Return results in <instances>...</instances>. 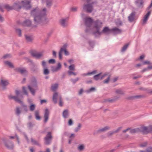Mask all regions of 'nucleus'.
Wrapping results in <instances>:
<instances>
[{
	"mask_svg": "<svg viewBox=\"0 0 152 152\" xmlns=\"http://www.w3.org/2000/svg\"><path fill=\"white\" fill-rule=\"evenodd\" d=\"M119 98V97L116 96H115L112 99L109 98V102L110 103H112L115 102Z\"/></svg>",
	"mask_w": 152,
	"mask_h": 152,
	"instance_id": "31",
	"label": "nucleus"
},
{
	"mask_svg": "<svg viewBox=\"0 0 152 152\" xmlns=\"http://www.w3.org/2000/svg\"><path fill=\"white\" fill-rule=\"evenodd\" d=\"M95 90V88L94 87H92L91 88H90L88 91V92H91L93 91H94Z\"/></svg>",
	"mask_w": 152,
	"mask_h": 152,
	"instance_id": "63",
	"label": "nucleus"
},
{
	"mask_svg": "<svg viewBox=\"0 0 152 152\" xmlns=\"http://www.w3.org/2000/svg\"><path fill=\"white\" fill-rule=\"evenodd\" d=\"M48 63L49 64H54L56 63V61L55 59H51L49 60Z\"/></svg>",
	"mask_w": 152,
	"mask_h": 152,
	"instance_id": "54",
	"label": "nucleus"
},
{
	"mask_svg": "<svg viewBox=\"0 0 152 152\" xmlns=\"http://www.w3.org/2000/svg\"><path fill=\"white\" fill-rule=\"evenodd\" d=\"M89 45L92 48H93L94 45V42L93 41L90 40L88 42Z\"/></svg>",
	"mask_w": 152,
	"mask_h": 152,
	"instance_id": "46",
	"label": "nucleus"
},
{
	"mask_svg": "<svg viewBox=\"0 0 152 152\" xmlns=\"http://www.w3.org/2000/svg\"><path fill=\"white\" fill-rule=\"evenodd\" d=\"M84 146L83 144L80 145L78 147V149L80 151L83 150L84 149Z\"/></svg>",
	"mask_w": 152,
	"mask_h": 152,
	"instance_id": "51",
	"label": "nucleus"
},
{
	"mask_svg": "<svg viewBox=\"0 0 152 152\" xmlns=\"http://www.w3.org/2000/svg\"><path fill=\"white\" fill-rule=\"evenodd\" d=\"M4 63L5 64L7 65L10 68H13L14 67L13 64L11 62L8 61H5Z\"/></svg>",
	"mask_w": 152,
	"mask_h": 152,
	"instance_id": "36",
	"label": "nucleus"
},
{
	"mask_svg": "<svg viewBox=\"0 0 152 152\" xmlns=\"http://www.w3.org/2000/svg\"><path fill=\"white\" fill-rule=\"evenodd\" d=\"M31 1L22 0L20 2L17 1L14 3L12 6L13 9L17 11H19L22 7H23L26 10H29L32 7Z\"/></svg>",
	"mask_w": 152,
	"mask_h": 152,
	"instance_id": "3",
	"label": "nucleus"
},
{
	"mask_svg": "<svg viewBox=\"0 0 152 152\" xmlns=\"http://www.w3.org/2000/svg\"><path fill=\"white\" fill-rule=\"evenodd\" d=\"M52 138V136L51 135V132H48L46 136L44 138L45 140V144L46 145H49L50 143Z\"/></svg>",
	"mask_w": 152,
	"mask_h": 152,
	"instance_id": "8",
	"label": "nucleus"
},
{
	"mask_svg": "<svg viewBox=\"0 0 152 152\" xmlns=\"http://www.w3.org/2000/svg\"><path fill=\"white\" fill-rule=\"evenodd\" d=\"M10 83L7 80H3L1 79L0 82V85H1L3 87V89H6V86L9 84Z\"/></svg>",
	"mask_w": 152,
	"mask_h": 152,
	"instance_id": "13",
	"label": "nucleus"
},
{
	"mask_svg": "<svg viewBox=\"0 0 152 152\" xmlns=\"http://www.w3.org/2000/svg\"><path fill=\"white\" fill-rule=\"evenodd\" d=\"M146 151H141L140 152H152V147H148L146 149Z\"/></svg>",
	"mask_w": 152,
	"mask_h": 152,
	"instance_id": "43",
	"label": "nucleus"
},
{
	"mask_svg": "<svg viewBox=\"0 0 152 152\" xmlns=\"http://www.w3.org/2000/svg\"><path fill=\"white\" fill-rule=\"evenodd\" d=\"M50 71L47 67L43 68V74L45 75H47L49 74Z\"/></svg>",
	"mask_w": 152,
	"mask_h": 152,
	"instance_id": "40",
	"label": "nucleus"
},
{
	"mask_svg": "<svg viewBox=\"0 0 152 152\" xmlns=\"http://www.w3.org/2000/svg\"><path fill=\"white\" fill-rule=\"evenodd\" d=\"M83 10L87 13H91L93 10V6L89 3L84 4L83 7Z\"/></svg>",
	"mask_w": 152,
	"mask_h": 152,
	"instance_id": "6",
	"label": "nucleus"
},
{
	"mask_svg": "<svg viewBox=\"0 0 152 152\" xmlns=\"http://www.w3.org/2000/svg\"><path fill=\"white\" fill-rule=\"evenodd\" d=\"M117 26H121L122 25V22L121 20H118L115 22Z\"/></svg>",
	"mask_w": 152,
	"mask_h": 152,
	"instance_id": "57",
	"label": "nucleus"
},
{
	"mask_svg": "<svg viewBox=\"0 0 152 152\" xmlns=\"http://www.w3.org/2000/svg\"><path fill=\"white\" fill-rule=\"evenodd\" d=\"M142 126L141 127L140 129L138 128L132 129L131 128H130V129H129V132L130 133L132 134L138 133L140 132H141L142 133Z\"/></svg>",
	"mask_w": 152,
	"mask_h": 152,
	"instance_id": "14",
	"label": "nucleus"
},
{
	"mask_svg": "<svg viewBox=\"0 0 152 152\" xmlns=\"http://www.w3.org/2000/svg\"><path fill=\"white\" fill-rule=\"evenodd\" d=\"M31 142L33 145H36L38 146L40 145V144L39 143V142L37 141L34 140L33 138H31Z\"/></svg>",
	"mask_w": 152,
	"mask_h": 152,
	"instance_id": "37",
	"label": "nucleus"
},
{
	"mask_svg": "<svg viewBox=\"0 0 152 152\" xmlns=\"http://www.w3.org/2000/svg\"><path fill=\"white\" fill-rule=\"evenodd\" d=\"M46 12L47 10L45 8L41 10L38 7L33 8L31 10V15L34 18V21L36 24L43 25L47 23L48 18L46 17Z\"/></svg>",
	"mask_w": 152,
	"mask_h": 152,
	"instance_id": "1",
	"label": "nucleus"
},
{
	"mask_svg": "<svg viewBox=\"0 0 152 152\" xmlns=\"http://www.w3.org/2000/svg\"><path fill=\"white\" fill-rule=\"evenodd\" d=\"M147 142H144L142 144H141L140 145V146L141 147H145L147 145Z\"/></svg>",
	"mask_w": 152,
	"mask_h": 152,
	"instance_id": "61",
	"label": "nucleus"
},
{
	"mask_svg": "<svg viewBox=\"0 0 152 152\" xmlns=\"http://www.w3.org/2000/svg\"><path fill=\"white\" fill-rule=\"evenodd\" d=\"M15 92L16 96H13L10 95L8 96L9 99H13L16 102L20 104L23 108L24 111L26 112H27L28 110L27 106L24 104L23 102L21 100L23 97L22 92L21 91L18 90H16Z\"/></svg>",
	"mask_w": 152,
	"mask_h": 152,
	"instance_id": "4",
	"label": "nucleus"
},
{
	"mask_svg": "<svg viewBox=\"0 0 152 152\" xmlns=\"http://www.w3.org/2000/svg\"><path fill=\"white\" fill-rule=\"evenodd\" d=\"M79 78V77H77L75 79H71L70 80L72 82V83L74 84H75L77 81H78Z\"/></svg>",
	"mask_w": 152,
	"mask_h": 152,
	"instance_id": "52",
	"label": "nucleus"
},
{
	"mask_svg": "<svg viewBox=\"0 0 152 152\" xmlns=\"http://www.w3.org/2000/svg\"><path fill=\"white\" fill-rule=\"evenodd\" d=\"M5 146L8 149H12L14 148V144L12 142L9 140H6L5 138L1 139Z\"/></svg>",
	"mask_w": 152,
	"mask_h": 152,
	"instance_id": "5",
	"label": "nucleus"
},
{
	"mask_svg": "<svg viewBox=\"0 0 152 152\" xmlns=\"http://www.w3.org/2000/svg\"><path fill=\"white\" fill-rule=\"evenodd\" d=\"M42 65L43 68L47 67L46 62L45 61H42Z\"/></svg>",
	"mask_w": 152,
	"mask_h": 152,
	"instance_id": "55",
	"label": "nucleus"
},
{
	"mask_svg": "<svg viewBox=\"0 0 152 152\" xmlns=\"http://www.w3.org/2000/svg\"><path fill=\"white\" fill-rule=\"evenodd\" d=\"M68 73L69 76H71L72 75L75 76L77 75L76 73L72 72V71H68Z\"/></svg>",
	"mask_w": 152,
	"mask_h": 152,
	"instance_id": "48",
	"label": "nucleus"
},
{
	"mask_svg": "<svg viewBox=\"0 0 152 152\" xmlns=\"http://www.w3.org/2000/svg\"><path fill=\"white\" fill-rule=\"evenodd\" d=\"M46 6L48 8H50L53 4V0H46Z\"/></svg>",
	"mask_w": 152,
	"mask_h": 152,
	"instance_id": "27",
	"label": "nucleus"
},
{
	"mask_svg": "<svg viewBox=\"0 0 152 152\" xmlns=\"http://www.w3.org/2000/svg\"><path fill=\"white\" fill-rule=\"evenodd\" d=\"M4 7L8 11H9L13 10V6H11L8 4H6L4 6Z\"/></svg>",
	"mask_w": 152,
	"mask_h": 152,
	"instance_id": "32",
	"label": "nucleus"
},
{
	"mask_svg": "<svg viewBox=\"0 0 152 152\" xmlns=\"http://www.w3.org/2000/svg\"><path fill=\"white\" fill-rule=\"evenodd\" d=\"M97 72L96 70H94L91 72H89L86 74L87 75H90L92 74H96Z\"/></svg>",
	"mask_w": 152,
	"mask_h": 152,
	"instance_id": "56",
	"label": "nucleus"
},
{
	"mask_svg": "<svg viewBox=\"0 0 152 152\" xmlns=\"http://www.w3.org/2000/svg\"><path fill=\"white\" fill-rule=\"evenodd\" d=\"M114 133V131H110L107 134V135L108 137H110Z\"/></svg>",
	"mask_w": 152,
	"mask_h": 152,
	"instance_id": "59",
	"label": "nucleus"
},
{
	"mask_svg": "<svg viewBox=\"0 0 152 152\" xmlns=\"http://www.w3.org/2000/svg\"><path fill=\"white\" fill-rule=\"evenodd\" d=\"M68 111L67 110H64L63 113V116L65 118H67L68 117Z\"/></svg>",
	"mask_w": 152,
	"mask_h": 152,
	"instance_id": "33",
	"label": "nucleus"
},
{
	"mask_svg": "<svg viewBox=\"0 0 152 152\" xmlns=\"http://www.w3.org/2000/svg\"><path fill=\"white\" fill-rule=\"evenodd\" d=\"M63 52L62 49H60L58 53L59 57L60 59H61L62 58V53Z\"/></svg>",
	"mask_w": 152,
	"mask_h": 152,
	"instance_id": "47",
	"label": "nucleus"
},
{
	"mask_svg": "<svg viewBox=\"0 0 152 152\" xmlns=\"http://www.w3.org/2000/svg\"><path fill=\"white\" fill-rule=\"evenodd\" d=\"M31 55L37 59H39L43 56V54L41 53H37L36 50H31L30 52Z\"/></svg>",
	"mask_w": 152,
	"mask_h": 152,
	"instance_id": "7",
	"label": "nucleus"
},
{
	"mask_svg": "<svg viewBox=\"0 0 152 152\" xmlns=\"http://www.w3.org/2000/svg\"><path fill=\"white\" fill-rule=\"evenodd\" d=\"M34 125V124H33V123L31 122H29L28 123V126L29 128H31Z\"/></svg>",
	"mask_w": 152,
	"mask_h": 152,
	"instance_id": "58",
	"label": "nucleus"
},
{
	"mask_svg": "<svg viewBox=\"0 0 152 152\" xmlns=\"http://www.w3.org/2000/svg\"><path fill=\"white\" fill-rule=\"evenodd\" d=\"M81 127V124L80 123H79L77 126L75 128V132H77L80 129Z\"/></svg>",
	"mask_w": 152,
	"mask_h": 152,
	"instance_id": "44",
	"label": "nucleus"
},
{
	"mask_svg": "<svg viewBox=\"0 0 152 152\" xmlns=\"http://www.w3.org/2000/svg\"><path fill=\"white\" fill-rule=\"evenodd\" d=\"M35 107L36 106L35 104H31L29 106L30 110L31 111H33L34 110Z\"/></svg>",
	"mask_w": 152,
	"mask_h": 152,
	"instance_id": "42",
	"label": "nucleus"
},
{
	"mask_svg": "<svg viewBox=\"0 0 152 152\" xmlns=\"http://www.w3.org/2000/svg\"><path fill=\"white\" fill-rule=\"evenodd\" d=\"M16 32L18 34L19 37H20L22 36L21 30L19 28H17L15 29Z\"/></svg>",
	"mask_w": 152,
	"mask_h": 152,
	"instance_id": "45",
	"label": "nucleus"
},
{
	"mask_svg": "<svg viewBox=\"0 0 152 152\" xmlns=\"http://www.w3.org/2000/svg\"><path fill=\"white\" fill-rule=\"evenodd\" d=\"M115 92L117 94H119L121 95H124V91L120 89L116 90L115 91Z\"/></svg>",
	"mask_w": 152,
	"mask_h": 152,
	"instance_id": "38",
	"label": "nucleus"
},
{
	"mask_svg": "<svg viewBox=\"0 0 152 152\" xmlns=\"http://www.w3.org/2000/svg\"><path fill=\"white\" fill-rule=\"evenodd\" d=\"M66 19H62L60 20V23L63 27H65L67 26V24L66 23Z\"/></svg>",
	"mask_w": 152,
	"mask_h": 152,
	"instance_id": "28",
	"label": "nucleus"
},
{
	"mask_svg": "<svg viewBox=\"0 0 152 152\" xmlns=\"http://www.w3.org/2000/svg\"><path fill=\"white\" fill-rule=\"evenodd\" d=\"M35 118L36 120H39L41 119V117L39 115V111L38 110H36L34 112Z\"/></svg>",
	"mask_w": 152,
	"mask_h": 152,
	"instance_id": "26",
	"label": "nucleus"
},
{
	"mask_svg": "<svg viewBox=\"0 0 152 152\" xmlns=\"http://www.w3.org/2000/svg\"><path fill=\"white\" fill-rule=\"evenodd\" d=\"M69 69L70 71H74L75 70V65L74 64H72L69 67Z\"/></svg>",
	"mask_w": 152,
	"mask_h": 152,
	"instance_id": "49",
	"label": "nucleus"
},
{
	"mask_svg": "<svg viewBox=\"0 0 152 152\" xmlns=\"http://www.w3.org/2000/svg\"><path fill=\"white\" fill-rule=\"evenodd\" d=\"M67 45L66 44H64L63 46V47L61 48L60 49H62L63 50V51L64 52V54L66 56L69 55V52L67 51L66 49V48Z\"/></svg>",
	"mask_w": 152,
	"mask_h": 152,
	"instance_id": "22",
	"label": "nucleus"
},
{
	"mask_svg": "<svg viewBox=\"0 0 152 152\" xmlns=\"http://www.w3.org/2000/svg\"><path fill=\"white\" fill-rule=\"evenodd\" d=\"M122 128V127H118L116 130L114 131V133H117L119 132L120 130Z\"/></svg>",
	"mask_w": 152,
	"mask_h": 152,
	"instance_id": "60",
	"label": "nucleus"
},
{
	"mask_svg": "<svg viewBox=\"0 0 152 152\" xmlns=\"http://www.w3.org/2000/svg\"><path fill=\"white\" fill-rule=\"evenodd\" d=\"M102 22L99 20L94 21V28L95 31H93L92 34L95 37H97L100 36L102 33H107L110 34L111 32H113L117 34L121 33V30L115 27L110 29L107 27H104L102 31H100L101 28L102 27Z\"/></svg>",
	"mask_w": 152,
	"mask_h": 152,
	"instance_id": "2",
	"label": "nucleus"
},
{
	"mask_svg": "<svg viewBox=\"0 0 152 152\" xmlns=\"http://www.w3.org/2000/svg\"><path fill=\"white\" fill-rule=\"evenodd\" d=\"M22 89H23V93L25 94L26 95H28V93L27 92L26 88L24 86H23L22 87Z\"/></svg>",
	"mask_w": 152,
	"mask_h": 152,
	"instance_id": "53",
	"label": "nucleus"
},
{
	"mask_svg": "<svg viewBox=\"0 0 152 152\" xmlns=\"http://www.w3.org/2000/svg\"><path fill=\"white\" fill-rule=\"evenodd\" d=\"M30 86L32 87L35 88H37L38 87L37 80L34 77H33L32 78Z\"/></svg>",
	"mask_w": 152,
	"mask_h": 152,
	"instance_id": "11",
	"label": "nucleus"
},
{
	"mask_svg": "<svg viewBox=\"0 0 152 152\" xmlns=\"http://www.w3.org/2000/svg\"><path fill=\"white\" fill-rule=\"evenodd\" d=\"M58 93L57 92H55L54 93L53 98H52V100L54 102V103L55 104H56L57 102V97L58 96Z\"/></svg>",
	"mask_w": 152,
	"mask_h": 152,
	"instance_id": "24",
	"label": "nucleus"
},
{
	"mask_svg": "<svg viewBox=\"0 0 152 152\" xmlns=\"http://www.w3.org/2000/svg\"><path fill=\"white\" fill-rule=\"evenodd\" d=\"M52 71L53 72H57L60 70L61 68V65L60 63H58L56 67H55L54 66L52 67Z\"/></svg>",
	"mask_w": 152,
	"mask_h": 152,
	"instance_id": "20",
	"label": "nucleus"
},
{
	"mask_svg": "<svg viewBox=\"0 0 152 152\" xmlns=\"http://www.w3.org/2000/svg\"><path fill=\"white\" fill-rule=\"evenodd\" d=\"M15 70L16 72H19L21 74H23L26 71V70L20 68H16L15 69Z\"/></svg>",
	"mask_w": 152,
	"mask_h": 152,
	"instance_id": "30",
	"label": "nucleus"
},
{
	"mask_svg": "<svg viewBox=\"0 0 152 152\" xmlns=\"http://www.w3.org/2000/svg\"><path fill=\"white\" fill-rule=\"evenodd\" d=\"M129 45V43H127L122 48L121 50V52H124L126 50L127 48Z\"/></svg>",
	"mask_w": 152,
	"mask_h": 152,
	"instance_id": "35",
	"label": "nucleus"
},
{
	"mask_svg": "<svg viewBox=\"0 0 152 152\" xmlns=\"http://www.w3.org/2000/svg\"><path fill=\"white\" fill-rule=\"evenodd\" d=\"M58 85L57 83L53 84L52 85L51 87V89L53 91H55L56 90L57 88Z\"/></svg>",
	"mask_w": 152,
	"mask_h": 152,
	"instance_id": "39",
	"label": "nucleus"
},
{
	"mask_svg": "<svg viewBox=\"0 0 152 152\" xmlns=\"http://www.w3.org/2000/svg\"><path fill=\"white\" fill-rule=\"evenodd\" d=\"M110 129V127L109 126H106L103 128L97 130V133H100L101 132H105L107 130Z\"/></svg>",
	"mask_w": 152,
	"mask_h": 152,
	"instance_id": "21",
	"label": "nucleus"
},
{
	"mask_svg": "<svg viewBox=\"0 0 152 152\" xmlns=\"http://www.w3.org/2000/svg\"><path fill=\"white\" fill-rule=\"evenodd\" d=\"M135 3L139 8H142L143 7V0H136L135 1Z\"/></svg>",
	"mask_w": 152,
	"mask_h": 152,
	"instance_id": "17",
	"label": "nucleus"
},
{
	"mask_svg": "<svg viewBox=\"0 0 152 152\" xmlns=\"http://www.w3.org/2000/svg\"><path fill=\"white\" fill-rule=\"evenodd\" d=\"M145 96L144 95H139L129 96L127 98V99H128L131 100L134 99H139L142 98H145Z\"/></svg>",
	"mask_w": 152,
	"mask_h": 152,
	"instance_id": "15",
	"label": "nucleus"
},
{
	"mask_svg": "<svg viewBox=\"0 0 152 152\" xmlns=\"http://www.w3.org/2000/svg\"><path fill=\"white\" fill-rule=\"evenodd\" d=\"M28 87L29 91L32 93V94L33 95H34L35 93V90L33 88H32V87H31V86H30V85H28Z\"/></svg>",
	"mask_w": 152,
	"mask_h": 152,
	"instance_id": "41",
	"label": "nucleus"
},
{
	"mask_svg": "<svg viewBox=\"0 0 152 152\" xmlns=\"http://www.w3.org/2000/svg\"><path fill=\"white\" fill-rule=\"evenodd\" d=\"M94 21L91 18H87L85 19V24L87 27L90 28L91 26L92 23L94 24Z\"/></svg>",
	"mask_w": 152,
	"mask_h": 152,
	"instance_id": "9",
	"label": "nucleus"
},
{
	"mask_svg": "<svg viewBox=\"0 0 152 152\" xmlns=\"http://www.w3.org/2000/svg\"><path fill=\"white\" fill-rule=\"evenodd\" d=\"M110 77V76L109 75L107 77V79L103 81V83L104 84L105 83H108L109 81Z\"/></svg>",
	"mask_w": 152,
	"mask_h": 152,
	"instance_id": "50",
	"label": "nucleus"
},
{
	"mask_svg": "<svg viewBox=\"0 0 152 152\" xmlns=\"http://www.w3.org/2000/svg\"><path fill=\"white\" fill-rule=\"evenodd\" d=\"M25 36L27 42H31L33 40V38L31 36H28L26 35H25Z\"/></svg>",
	"mask_w": 152,
	"mask_h": 152,
	"instance_id": "29",
	"label": "nucleus"
},
{
	"mask_svg": "<svg viewBox=\"0 0 152 152\" xmlns=\"http://www.w3.org/2000/svg\"><path fill=\"white\" fill-rule=\"evenodd\" d=\"M31 70L34 73H37L38 72V68L34 63L31 64Z\"/></svg>",
	"mask_w": 152,
	"mask_h": 152,
	"instance_id": "19",
	"label": "nucleus"
},
{
	"mask_svg": "<svg viewBox=\"0 0 152 152\" xmlns=\"http://www.w3.org/2000/svg\"><path fill=\"white\" fill-rule=\"evenodd\" d=\"M21 111L20 110V108L18 107H16L15 110V114L18 116H19L20 113H21Z\"/></svg>",
	"mask_w": 152,
	"mask_h": 152,
	"instance_id": "34",
	"label": "nucleus"
},
{
	"mask_svg": "<svg viewBox=\"0 0 152 152\" xmlns=\"http://www.w3.org/2000/svg\"><path fill=\"white\" fill-rule=\"evenodd\" d=\"M136 14V13L135 12H133L128 16V20L130 22H132L134 21Z\"/></svg>",
	"mask_w": 152,
	"mask_h": 152,
	"instance_id": "18",
	"label": "nucleus"
},
{
	"mask_svg": "<svg viewBox=\"0 0 152 152\" xmlns=\"http://www.w3.org/2000/svg\"><path fill=\"white\" fill-rule=\"evenodd\" d=\"M31 21L28 20H27L24 21L23 22V25L27 27L31 26Z\"/></svg>",
	"mask_w": 152,
	"mask_h": 152,
	"instance_id": "23",
	"label": "nucleus"
},
{
	"mask_svg": "<svg viewBox=\"0 0 152 152\" xmlns=\"http://www.w3.org/2000/svg\"><path fill=\"white\" fill-rule=\"evenodd\" d=\"M150 14H151V12L150 11H148V12L146 14V15L144 17V19H143V24L145 23H146Z\"/></svg>",
	"mask_w": 152,
	"mask_h": 152,
	"instance_id": "25",
	"label": "nucleus"
},
{
	"mask_svg": "<svg viewBox=\"0 0 152 152\" xmlns=\"http://www.w3.org/2000/svg\"><path fill=\"white\" fill-rule=\"evenodd\" d=\"M49 111L48 109L45 110V113L44 114V123H46L48 121L49 118Z\"/></svg>",
	"mask_w": 152,
	"mask_h": 152,
	"instance_id": "16",
	"label": "nucleus"
},
{
	"mask_svg": "<svg viewBox=\"0 0 152 152\" xmlns=\"http://www.w3.org/2000/svg\"><path fill=\"white\" fill-rule=\"evenodd\" d=\"M142 131L144 134H146L152 132V125H150L148 127L142 126Z\"/></svg>",
	"mask_w": 152,
	"mask_h": 152,
	"instance_id": "10",
	"label": "nucleus"
},
{
	"mask_svg": "<svg viewBox=\"0 0 152 152\" xmlns=\"http://www.w3.org/2000/svg\"><path fill=\"white\" fill-rule=\"evenodd\" d=\"M150 61H145L143 62V64H150Z\"/></svg>",
	"mask_w": 152,
	"mask_h": 152,
	"instance_id": "64",
	"label": "nucleus"
},
{
	"mask_svg": "<svg viewBox=\"0 0 152 152\" xmlns=\"http://www.w3.org/2000/svg\"><path fill=\"white\" fill-rule=\"evenodd\" d=\"M73 124V121L71 119H69L68 121V125L69 126L72 125Z\"/></svg>",
	"mask_w": 152,
	"mask_h": 152,
	"instance_id": "62",
	"label": "nucleus"
},
{
	"mask_svg": "<svg viewBox=\"0 0 152 152\" xmlns=\"http://www.w3.org/2000/svg\"><path fill=\"white\" fill-rule=\"evenodd\" d=\"M102 74V73L101 72L96 75H95L93 77L94 79L96 81L100 79V80H102L107 75H108L107 74L105 73L103 75H102L100 78V75Z\"/></svg>",
	"mask_w": 152,
	"mask_h": 152,
	"instance_id": "12",
	"label": "nucleus"
}]
</instances>
